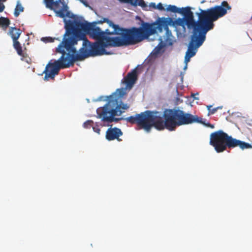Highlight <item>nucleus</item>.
<instances>
[{"instance_id": "obj_3", "label": "nucleus", "mask_w": 252, "mask_h": 252, "mask_svg": "<svg viewBox=\"0 0 252 252\" xmlns=\"http://www.w3.org/2000/svg\"><path fill=\"white\" fill-rule=\"evenodd\" d=\"M138 120L146 128L151 129L153 126L158 130L166 129L169 131H174L177 126L182 125L201 122L197 116L176 109H165L163 114L157 111L147 110L139 116Z\"/></svg>"}, {"instance_id": "obj_27", "label": "nucleus", "mask_w": 252, "mask_h": 252, "mask_svg": "<svg viewBox=\"0 0 252 252\" xmlns=\"http://www.w3.org/2000/svg\"><path fill=\"white\" fill-rule=\"evenodd\" d=\"M150 6L151 7H152V8H154V9H157V5L154 2L150 3Z\"/></svg>"}, {"instance_id": "obj_1", "label": "nucleus", "mask_w": 252, "mask_h": 252, "mask_svg": "<svg viewBox=\"0 0 252 252\" xmlns=\"http://www.w3.org/2000/svg\"><path fill=\"white\" fill-rule=\"evenodd\" d=\"M64 21L65 32L63 41L56 49V52L62 54V56L58 60L47 64L43 72L45 74L44 80L46 81L49 78L54 80L60 69L73 66L75 61H82L91 56L90 47L85 45V41L88 40L85 33L97 40V42L104 41L106 36V30L102 31L96 27V24L102 23L101 21L92 23L79 21H67L65 19Z\"/></svg>"}, {"instance_id": "obj_25", "label": "nucleus", "mask_w": 252, "mask_h": 252, "mask_svg": "<svg viewBox=\"0 0 252 252\" xmlns=\"http://www.w3.org/2000/svg\"><path fill=\"white\" fill-rule=\"evenodd\" d=\"M157 9H158V10L161 11L165 10V9L164 8L162 4L160 2L158 3L157 5Z\"/></svg>"}, {"instance_id": "obj_30", "label": "nucleus", "mask_w": 252, "mask_h": 252, "mask_svg": "<svg viewBox=\"0 0 252 252\" xmlns=\"http://www.w3.org/2000/svg\"><path fill=\"white\" fill-rule=\"evenodd\" d=\"M83 3L86 5L88 6V4L86 2H84Z\"/></svg>"}, {"instance_id": "obj_26", "label": "nucleus", "mask_w": 252, "mask_h": 252, "mask_svg": "<svg viewBox=\"0 0 252 252\" xmlns=\"http://www.w3.org/2000/svg\"><path fill=\"white\" fill-rule=\"evenodd\" d=\"M4 8H5L4 5L2 2H1V1H0V12H2L3 11V10L4 9Z\"/></svg>"}, {"instance_id": "obj_21", "label": "nucleus", "mask_w": 252, "mask_h": 252, "mask_svg": "<svg viewBox=\"0 0 252 252\" xmlns=\"http://www.w3.org/2000/svg\"><path fill=\"white\" fill-rule=\"evenodd\" d=\"M47 7L52 9L54 3V0H44Z\"/></svg>"}, {"instance_id": "obj_20", "label": "nucleus", "mask_w": 252, "mask_h": 252, "mask_svg": "<svg viewBox=\"0 0 252 252\" xmlns=\"http://www.w3.org/2000/svg\"><path fill=\"white\" fill-rule=\"evenodd\" d=\"M94 125V122L92 120H87L83 124V126L85 128H90Z\"/></svg>"}, {"instance_id": "obj_14", "label": "nucleus", "mask_w": 252, "mask_h": 252, "mask_svg": "<svg viewBox=\"0 0 252 252\" xmlns=\"http://www.w3.org/2000/svg\"><path fill=\"white\" fill-rule=\"evenodd\" d=\"M10 25V20L7 18L0 17V26L4 29H6Z\"/></svg>"}, {"instance_id": "obj_7", "label": "nucleus", "mask_w": 252, "mask_h": 252, "mask_svg": "<svg viewBox=\"0 0 252 252\" xmlns=\"http://www.w3.org/2000/svg\"><path fill=\"white\" fill-rule=\"evenodd\" d=\"M172 23L173 20L171 18L161 17L158 19L156 24H151L156 30L155 32L153 34L155 33L157 30L159 32H161L163 29L165 31V35L163 37H159V40L160 42L154 49L156 54L159 53L161 50L164 47L165 43L163 42V41L168 43L171 40L172 33L169 29L168 26L171 25Z\"/></svg>"}, {"instance_id": "obj_12", "label": "nucleus", "mask_w": 252, "mask_h": 252, "mask_svg": "<svg viewBox=\"0 0 252 252\" xmlns=\"http://www.w3.org/2000/svg\"><path fill=\"white\" fill-rule=\"evenodd\" d=\"M22 32L20 29L15 27H10L9 30V34L13 40H18Z\"/></svg>"}, {"instance_id": "obj_15", "label": "nucleus", "mask_w": 252, "mask_h": 252, "mask_svg": "<svg viewBox=\"0 0 252 252\" xmlns=\"http://www.w3.org/2000/svg\"><path fill=\"white\" fill-rule=\"evenodd\" d=\"M63 4H65L63 0H54V3L53 6V9L54 11L62 8V6H63Z\"/></svg>"}, {"instance_id": "obj_17", "label": "nucleus", "mask_w": 252, "mask_h": 252, "mask_svg": "<svg viewBox=\"0 0 252 252\" xmlns=\"http://www.w3.org/2000/svg\"><path fill=\"white\" fill-rule=\"evenodd\" d=\"M167 11H170L173 13H179L180 8H178L175 5H169L165 9Z\"/></svg>"}, {"instance_id": "obj_24", "label": "nucleus", "mask_w": 252, "mask_h": 252, "mask_svg": "<svg viewBox=\"0 0 252 252\" xmlns=\"http://www.w3.org/2000/svg\"><path fill=\"white\" fill-rule=\"evenodd\" d=\"M92 127H93V130H94L95 132H96V133H98V134H100V128H99V126H98L97 125H95V126H94L93 125V126H92Z\"/></svg>"}, {"instance_id": "obj_16", "label": "nucleus", "mask_w": 252, "mask_h": 252, "mask_svg": "<svg viewBox=\"0 0 252 252\" xmlns=\"http://www.w3.org/2000/svg\"><path fill=\"white\" fill-rule=\"evenodd\" d=\"M23 11L24 7L21 5V4L19 3V2H18L15 8L14 13V16L16 17H18L19 15L20 12H23Z\"/></svg>"}, {"instance_id": "obj_5", "label": "nucleus", "mask_w": 252, "mask_h": 252, "mask_svg": "<svg viewBox=\"0 0 252 252\" xmlns=\"http://www.w3.org/2000/svg\"><path fill=\"white\" fill-rule=\"evenodd\" d=\"M126 94L125 91L122 88L117 89L111 95L107 96V98L104 100H107V103L103 107H99L96 110L98 118L100 119L101 121L109 123L113 122H118L124 120L127 123L131 124H136L146 130L149 131L151 129L146 128L143 124L139 123L138 120L139 116L144 112L126 118H115L116 116H121L129 108L127 104L123 102V99Z\"/></svg>"}, {"instance_id": "obj_18", "label": "nucleus", "mask_w": 252, "mask_h": 252, "mask_svg": "<svg viewBox=\"0 0 252 252\" xmlns=\"http://www.w3.org/2000/svg\"><path fill=\"white\" fill-rule=\"evenodd\" d=\"M212 107V105L207 106V108L209 111V114H214V113H215L217 112V111L218 109H221L222 108V106H218L217 107H216V108H214L213 109H211Z\"/></svg>"}, {"instance_id": "obj_31", "label": "nucleus", "mask_w": 252, "mask_h": 252, "mask_svg": "<svg viewBox=\"0 0 252 252\" xmlns=\"http://www.w3.org/2000/svg\"><path fill=\"white\" fill-rule=\"evenodd\" d=\"M102 97H103V96H101V97H99V100H102Z\"/></svg>"}, {"instance_id": "obj_29", "label": "nucleus", "mask_w": 252, "mask_h": 252, "mask_svg": "<svg viewBox=\"0 0 252 252\" xmlns=\"http://www.w3.org/2000/svg\"><path fill=\"white\" fill-rule=\"evenodd\" d=\"M194 94H192V96H193L194 99H197V100L199 99L198 98L194 97Z\"/></svg>"}, {"instance_id": "obj_28", "label": "nucleus", "mask_w": 252, "mask_h": 252, "mask_svg": "<svg viewBox=\"0 0 252 252\" xmlns=\"http://www.w3.org/2000/svg\"><path fill=\"white\" fill-rule=\"evenodd\" d=\"M206 126H207L208 127H211V128H214V126L210 123H208L207 124H206Z\"/></svg>"}, {"instance_id": "obj_13", "label": "nucleus", "mask_w": 252, "mask_h": 252, "mask_svg": "<svg viewBox=\"0 0 252 252\" xmlns=\"http://www.w3.org/2000/svg\"><path fill=\"white\" fill-rule=\"evenodd\" d=\"M13 47L17 52V54L21 56H23L22 48L18 40H13Z\"/></svg>"}, {"instance_id": "obj_10", "label": "nucleus", "mask_w": 252, "mask_h": 252, "mask_svg": "<svg viewBox=\"0 0 252 252\" xmlns=\"http://www.w3.org/2000/svg\"><path fill=\"white\" fill-rule=\"evenodd\" d=\"M137 79V74L136 69L127 73L124 78V83L126 84V87L131 88Z\"/></svg>"}, {"instance_id": "obj_2", "label": "nucleus", "mask_w": 252, "mask_h": 252, "mask_svg": "<svg viewBox=\"0 0 252 252\" xmlns=\"http://www.w3.org/2000/svg\"><path fill=\"white\" fill-rule=\"evenodd\" d=\"M104 21L106 22L114 29L112 32L107 29V35L118 34L121 36L111 37L106 35L104 41L94 43L86 40L85 45L89 46L91 48L89 50L91 56L111 55L112 53L107 52L105 49L107 47H120L123 45H134L148 38L156 31L153 26L148 23L142 24L141 27L139 28L134 27L130 29H126L120 28L119 25H115L108 19L105 18Z\"/></svg>"}, {"instance_id": "obj_22", "label": "nucleus", "mask_w": 252, "mask_h": 252, "mask_svg": "<svg viewBox=\"0 0 252 252\" xmlns=\"http://www.w3.org/2000/svg\"><path fill=\"white\" fill-rule=\"evenodd\" d=\"M137 5H139V6H141V7H142L143 8L147 7V5L145 3L144 0H138V1H137Z\"/></svg>"}, {"instance_id": "obj_19", "label": "nucleus", "mask_w": 252, "mask_h": 252, "mask_svg": "<svg viewBox=\"0 0 252 252\" xmlns=\"http://www.w3.org/2000/svg\"><path fill=\"white\" fill-rule=\"evenodd\" d=\"M120 2L123 3H130L132 5L137 6V3L138 0H119Z\"/></svg>"}, {"instance_id": "obj_6", "label": "nucleus", "mask_w": 252, "mask_h": 252, "mask_svg": "<svg viewBox=\"0 0 252 252\" xmlns=\"http://www.w3.org/2000/svg\"><path fill=\"white\" fill-rule=\"evenodd\" d=\"M210 144L217 153H221L227 148L231 149L239 146L242 149L252 148L247 143L233 138L221 130L213 132L210 135Z\"/></svg>"}, {"instance_id": "obj_9", "label": "nucleus", "mask_w": 252, "mask_h": 252, "mask_svg": "<svg viewBox=\"0 0 252 252\" xmlns=\"http://www.w3.org/2000/svg\"><path fill=\"white\" fill-rule=\"evenodd\" d=\"M123 135L122 130L117 127L109 128L106 132V138L109 140L111 141L114 139H117L118 141L122 140L119 138V137Z\"/></svg>"}, {"instance_id": "obj_4", "label": "nucleus", "mask_w": 252, "mask_h": 252, "mask_svg": "<svg viewBox=\"0 0 252 252\" xmlns=\"http://www.w3.org/2000/svg\"><path fill=\"white\" fill-rule=\"evenodd\" d=\"M231 9V6L226 1H223L220 5H217L207 10L200 9V12L197 13L198 21H195L190 7L181 8L179 14L184 16V19H178L177 24L179 26H184L185 24L189 29H193L192 32H208L214 28V22L225 15L227 13V10Z\"/></svg>"}, {"instance_id": "obj_23", "label": "nucleus", "mask_w": 252, "mask_h": 252, "mask_svg": "<svg viewBox=\"0 0 252 252\" xmlns=\"http://www.w3.org/2000/svg\"><path fill=\"white\" fill-rule=\"evenodd\" d=\"M41 40L45 42H52L54 41V39L50 37H42Z\"/></svg>"}, {"instance_id": "obj_8", "label": "nucleus", "mask_w": 252, "mask_h": 252, "mask_svg": "<svg viewBox=\"0 0 252 252\" xmlns=\"http://www.w3.org/2000/svg\"><path fill=\"white\" fill-rule=\"evenodd\" d=\"M207 32H192L185 57V62H189L190 59L196 54L197 49L202 45L205 41Z\"/></svg>"}, {"instance_id": "obj_11", "label": "nucleus", "mask_w": 252, "mask_h": 252, "mask_svg": "<svg viewBox=\"0 0 252 252\" xmlns=\"http://www.w3.org/2000/svg\"><path fill=\"white\" fill-rule=\"evenodd\" d=\"M67 6L66 4H63L62 8L55 10L56 15L60 18H64L65 16H69V12L67 11Z\"/></svg>"}]
</instances>
